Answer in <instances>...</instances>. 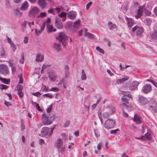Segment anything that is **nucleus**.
Here are the masks:
<instances>
[{
  "label": "nucleus",
  "mask_w": 157,
  "mask_h": 157,
  "mask_svg": "<svg viewBox=\"0 0 157 157\" xmlns=\"http://www.w3.org/2000/svg\"><path fill=\"white\" fill-rule=\"evenodd\" d=\"M55 119V116L53 114H49L44 113L42 116V121L44 125H48L52 124Z\"/></svg>",
  "instance_id": "1"
},
{
  "label": "nucleus",
  "mask_w": 157,
  "mask_h": 157,
  "mask_svg": "<svg viewBox=\"0 0 157 157\" xmlns=\"http://www.w3.org/2000/svg\"><path fill=\"white\" fill-rule=\"evenodd\" d=\"M63 140L61 139H58L55 143L56 147L59 152L61 153L63 152L65 150V147L63 145Z\"/></svg>",
  "instance_id": "2"
},
{
  "label": "nucleus",
  "mask_w": 157,
  "mask_h": 157,
  "mask_svg": "<svg viewBox=\"0 0 157 157\" xmlns=\"http://www.w3.org/2000/svg\"><path fill=\"white\" fill-rule=\"evenodd\" d=\"M132 31L133 33L135 32L137 36H141L144 31V29L142 27L136 25L133 28Z\"/></svg>",
  "instance_id": "3"
},
{
  "label": "nucleus",
  "mask_w": 157,
  "mask_h": 157,
  "mask_svg": "<svg viewBox=\"0 0 157 157\" xmlns=\"http://www.w3.org/2000/svg\"><path fill=\"white\" fill-rule=\"evenodd\" d=\"M104 125L106 128H110L115 126V121L114 120L108 119L105 122Z\"/></svg>",
  "instance_id": "4"
},
{
  "label": "nucleus",
  "mask_w": 157,
  "mask_h": 157,
  "mask_svg": "<svg viewBox=\"0 0 157 157\" xmlns=\"http://www.w3.org/2000/svg\"><path fill=\"white\" fill-rule=\"evenodd\" d=\"M9 70L8 66L4 64L0 65V73L4 75H6L9 73Z\"/></svg>",
  "instance_id": "5"
},
{
  "label": "nucleus",
  "mask_w": 157,
  "mask_h": 157,
  "mask_svg": "<svg viewBox=\"0 0 157 157\" xmlns=\"http://www.w3.org/2000/svg\"><path fill=\"white\" fill-rule=\"evenodd\" d=\"M39 12L40 10L38 8L36 7H34L30 10L29 13V15L30 17H33L36 16Z\"/></svg>",
  "instance_id": "6"
},
{
  "label": "nucleus",
  "mask_w": 157,
  "mask_h": 157,
  "mask_svg": "<svg viewBox=\"0 0 157 157\" xmlns=\"http://www.w3.org/2000/svg\"><path fill=\"white\" fill-rule=\"evenodd\" d=\"M128 92H126L123 95L121 98L122 101L123 102H126L128 103L129 99L128 98H132V96L129 94H128Z\"/></svg>",
  "instance_id": "7"
},
{
  "label": "nucleus",
  "mask_w": 157,
  "mask_h": 157,
  "mask_svg": "<svg viewBox=\"0 0 157 157\" xmlns=\"http://www.w3.org/2000/svg\"><path fill=\"white\" fill-rule=\"evenodd\" d=\"M128 104V103H127L126 102L121 103V105L122 106V109H124L127 112L128 111H130L132 110L131 106L129 105Z\"/></svg>",
  "instance_id": "8"
},
{
  "label": "nucleus",
  "mask_w": 157,
  "mask_h": 157,
  "mask_svg": "<svg viewBox=\"0 0 157 157\" xmlns=\"http://www.w3.org/2000/svg\"><path fill=\"white\" fill-rule=\"evenodd\" d=\"M152 89L151 86L150 84H147L143 87L142 91L145 94H147L150 92Z\"/></svg>",
  "instance_id": "9"
},
{
  "label": "nucleus",
  "mask_w": 157,
  "mask_h": 157,
  "mask_svg": "<svg viewBox=\"0 0 157 157\" xmlns=\"http://www.w3.org/2000/svg\"><path fill=\"white\" fill-rule=\"evenodd\" d=\"M56 39L59 40L60 42L63 40H66L67 39L66 35L63 32H60L58 35V36L56 37Z\"/></svg>",
  "instance_id": "10"
},
{
  "label": "nucleus",
  "mask_w": 157,
  "mask_h": 157,
  "mask_svg": "<svg viewBox=\"0 0 157 157\" xmlns=\"http://www.w3.org/2000/svg\"><path fill=\"white\" fill-rule=\"evenodd\" d=\"M76 15L77 13L76 12L71 10L67 13V17L69 19L73 20L75 18Z\"/></svg>",
  "instance_id": "11"
},
{
  "label": "nucleus",
  "mask_w": 157,
  "mask_h": 157,
  "mask_svg": "<svg viewBox=\"0 0 157 157\" xmlns=\"http://www.w3.org/2000/svg\"><path fill=\"white\" fill-rule=\"evenodd\" d=\"M49 131V129L48 128L44 127L41 132V135L39 134V135L42 136H45L48 134Z\"/></svg>",
  "instance_id": "12"
},
{
  "label": "nucleus",
  "mask_w": 157,
  "mask_h": 157,
  "mask_svg": "<svg viewBox=\"0 0 157 157\" xmlns=\"http://www.w3.org/2000/svg\"><path fill=\"white\" fill-rule=\"evenodd\" d=\"M139 84V83L136 81H134L132 82L129 86L130 89L132 90L137 89V87Z\"/></svg>",
  "instance_id": "13"
},
{
  "label": "nucleus",
  "mask_w": 157,
  "mask_h": 157,
  "mask_svg": "<svg viewBox=\"0 0 157 157\" xmlns=\"http://www.w3.org/2000/svg\"><path fill=\"white\" fill-rule=\"evenodd\" d=\"M55 25L56 27L58 29H61L63 28V25L60 20L58 18L56 19L55 21Z\"/></svg>",
  "instance_id": "14"
},
{
  "label": "nucleus",
  "mask_w": 157,
  "mask_h": 157,
  "mask_svg": "<svg viewBox=\"0 0 157 157\" xmlns=\"http://www.w3.org/2000/svg\"><path fill=\"white\" fill-rule=\"evenodd\" d=\"M139 101L143 105L146 104L148 102L147 99L141 96L139 97Z\"/></svg>",
  "instance_id": "15"
},
{
  "label": "nucleus",
  "mask_w": 157,
  "mask_h": 157,
  "mask_svg": "<svg viewBox=\"0 0 157 157\" xmlns=\"http://www.w3.org/2000/svg\"><path fill=\"white\" fill-rule=\"evenodd\" d=\"M143 12V11L141 9H139L137 11L135 15V17L137 19L140 18L142 15Z\"/></svg>",
  "instance_id": "16"
},
{
  "label": "nucleus",
  "mask_w": 157,
  "mask_h": 157,
  "mask_svg": "<svg viewBox=\"0 0 157 157\" xmlns=\"http://www.w3.org/2000/svg\"><path fill=\"white\" fill-rule=\"evenodd\" d=\"M38 3L39 5L42 7V9L45 8L46 4L45 0H38Z\"/></svg>",
  "instance_id": "17"
},
{
  "label": "nucleus",
  "mask_w": 157,
  "mask_h": 157,
  "mask_svg": "<svg viewBox=\"0 0 157 157\" xmlns=\"http://www.w3.org/2000/svg\"><path fill=\"white\" fill-rule=\"evenodd\" d=\"M133 121L136 123V124H140L141 123L140 121V117L137 114H135L133 118Z\"/></svg>",
  "instance_id": "18"
},
{
  "label": "nucleus",
  "mask_w": 157,
  "mask_h": 157,
  "mask_svg": "<svg viewBox=\"0 0 157 157\" xmlns=\"http://www.w3.org/2000/svg\"><path fill=\"white\" fill-rule=\"evenodd\" d=\"M44 58L43 55L38 54L36 56V60L37 62H42L44 59Z\"/></svg>",
  "instance_id": "19"
},
{
  "label": "nucleus",
  "mask_w": 157,
  "mask_h": 157,
  "mask_svg": "<svg viewBox=\"0 0 157 157\" xmlns=\"http://www.w3.org/2000/svg\"><path fill=\"white\" fill-rule=\"evenodd\" d=\"M128 26L129 27H132L134 25V23L132 19L126 17Z\"/></svg>",
  "instance_id": "20"
},
{
  "label": "nucleus",
  "mask_w": 157,
  "mask_h": 157,
  "mask_svg": "<svg viewBox=\"0 0 157 157\" xmlns=\"http://www.w3.org/2000/svg\"><path fill=\"white\" fill-rule=\"evenodd\" d=\"M28 2L27 1H25L22 4L21 6L20 7V9L22 10H25L28 7Z\"/></svg>",
  "instance_id": "21"
},
{
  "label": "nucleus",
  "mask_w": 157,
  "mask_h": 157,
  "mask_svg": "<svg viewBox=\"0 0 157 157\" xmlns=\"http://www.w3.org/2000/svg\"><path fill=\"white\" fill-rule=\"evenodd\" d=\"M69 68L66 65L64 66V70L65 71V77L66 78H68L69 76V73L68 71Z\"/></svg>",
  "instance_id": "22"
},
{
  "label": "nucleus",
  "mask_w": 157,
  "mask_h": 157,
  "mask_svg": "<svg viewBox=\"0 0 157 157\" xmlns=\"http://www.w3.org/2000/svg\"><path fill=\"white\" fill-rule=\"evenodd\" d=\"M128 79V76H126L124 78H122L120 79H119L117 80V82L118 84H119L127 80Z\"/></svg>",
  "instance_id": "23"
},
{
  "label": "nucleus",
  "mask_w": 157,
  "mask_h": 157,
  "mask_svg": "<svg viewBox=\"0 0 157 157\" xmlns=\"http://www.w3.org/2000/svg\"><path fill=\"white\" fill-rule=\"evenodd\" d=\"M14 13L17 17H21L22 15V13L17 9L14 10Z\"/></svg>",
  "instance_id": "24"
},
{
  "label": "nucleus",
  "mask_w": 157,
  "mask_h": 157,
  "mask_svg": "<svg viewBox=\"0 0 157 157\" xmlns=\"http://www.w3.org/2000/svg\"><path fill=\"white\" fill-rule=\"evenodd\" d=\"M150 36L152 39H157V30L154 31L152 33Z\"/></svg>",
  "instance_id": "25"
},
{
  "label": "nucleus",
  "mask_w": 157,
  "mask_h": 157,
  "mask_svg": "<svg viewBox=\"0 0 157 157\" xmlns=\"http://www.w3.org/2000/svg\"><path fill=\"white\" fill-rule=\"evenodd\" d=\"M80 24V20L78 19L76 21L74 22L73 27L75 28H78Z\"/></svg>",
  "instance_id": "26"
},
{
  "label": "nucleus",
  "mask_w": 157,
  "mask_h": 157,
  "mask_svg": "<svg viewBox=\"0 0 157 157\" xmlns=\"http://www.w3.org/2000/svg\"><path fill=\"white\" fill-rule=\"evenodd\" d=\"M60 45L59 44L55 43L53 45L54 47L57 52H59L60 50Z\"/></svg>",
  "instance_id": "27"
},
{
  "label": "nucleus",
  "mask_w": 157,
  "mask_h": 157,
  "mask_svg": "<svg viewBox=\"0 0 157 157\" xmlns=\"http://www.w3.org/2000/svg\"><path fill=\"white\" fill-rule=\"evenodd\" d=\"M144 22L146 25L149 26L150 25L151 23L152 22V20L150 18H147L145 19Z\"/></svg>",
  "instance_id": "28"
},
{
  "label": "nucleus",
  "mask_w": 157,
  "mask_h": 157,
  "mask_svg": "<svg viewBox=\"0 0 157 157\" xmlns=\"http://www.w3.org/2000/svg\"><path fill=\"white\" fill-rule=\"evenodd\" d=\"M86 78V76L84 70H82L81 74V79L82 80H85Z\"/></svg>",
  "instance_id": "29"
},
{
  "label": "nucleus",
  "mask_w": 157,
  "mask_h": 157,
  "mask_svg": "<svg viewBox=\"0 0 157 157\" xmlns=\"http://www.w3.org/2000/svg\"><path fill=\"white\" fill-rule=\"evenodd\" d=\"M85 36L91 39H93L94 38V35L89 33H85Z\"/></svg>",
  "instance_id": "30"
},
{
  "label": "nucleus",
  "mask_w": 157,
  "mask_h": 157,
  "mask_svg": "<svg viewBox=\"0 0 157 157\" xmlns=\"http://www.w3.org/2000/svg\"><path fill=\"white\" fill-rule=\"evenodd\" d=\"M49 77L51 80L54 81L55 80V79L57 77V76L56 74H52L50 75Z\"/></svg>",
  "instance_id": "31"
},
{
  "label": "nucleus",
  "mask_w": 157,
  "mask_h": 157,
  "mask_svg": "<svg viewBox=\"0 0 157 157\" xmlns=\"http://www.w3.org/2000/svg\"><path fill=\"white\" fill-rule=\"evenodd\" d=\"M109 112L111 114L114 113L116 111L115 108L113 107H111L108 108Z\"/></svg>",
  "instance_id": "32"
},
{
  "label": "nucleus",
  "mask_w": 157,
  "mask_h": 157,
  "mask_svg": "<svg viewBox=\"0 0 157 157\" xmlns=\"http://www.w3.org/2000/svg\"><path fill=\"white\" fill-rule=\"evenodd\" d=\"M0 80L4 83L8 84L10 82V80H8L6 78H2L0 77Z\"/></svg>",
  "instance_id": "33"
},
{
  "label": "nucleus",
  "mask_w": 157,
  "mask_h": 157,
  "mask_svg": "<svg viewBox=\"0 0 157 157\" xmlns=\"http://www.w3.org/2000/svg\"><path fill=\"white\" fill-rule=\"evenodd\" d=\"M151 105H150V107L152 108L154 107L155 106H156L157 105V104L155 101H154V100L152 99L151 101Z\"/></svg>",
  "instance_id": "34"
},
{
  "label": "nucleus",
  "mask_w": 157,
  "mask_h": 157,
  "mask_svg": "<svg viewBox=\"0 0 157 157\" xmlns=\"http://www.w3.org/2000/svg\"><path fill=\"white\" fill-rule=\"evenodd\" d=\"M108 24L109 25V27L110 29H112L113 28H115V25L112 24L110 21H109L108 22Z\"/></svg>",
  "instance_id": "35"
},
{
  "label": "nucleus",
  "mask_w": 157,
  "mask_h": 157,
  "mask_svg": "<svg viewBox=\"0 0 157 157\" xmlns=\"http://www.w3.org/2000/svg\"><path fill=\"white\" fill-rule=\"evenodd\" d=\"M103 116L104 118L109 119V113L108 112H105L103 113Z\"/></svg>",
  "instance_id": "36"
},
{
  "label": "nucleus",
  "mask_w": 157,
  "mask_h": 157,
  "mask_svg": "<svg viewBox=\"0 0 157 157\" xmlns=\"http://www.w3.org/2000/svg\"><path fill=\"white\" fill-rule=\"evenodd\" d=\"M46 16V14L45 12H41L40 13V14L37 16V18L43 17Z\"/></svg>",
  "instance_id": "37"
},
{
  "label": "nucleus",
  "mask_w": 157,
  "mask_h": 157,
  "mask_svg": "<svg viewBox=\"0 0 157 157\" xmlns=\"http://www.w3.org/2000/svg\"><path fill=\"white\" fill-rule=\"evenodd\" d=\"M47 25V29L48 33H50L53 31V27L52 25Z\"/></svg>",
  "instance_id": "38"
},
{
  "label": "nucleus",
  "mask_w": 157,
  "mask_h": 157,
  "mask_svg": "<svg viewBox=\"0 0 157 157\" xmlns=\"http://www.w3.org/2000/svg\"><path fill=\"white\" fill-rule=\"evenodd\" d=\"M61 139H62L63 140L65 141L68 139V136L64 134H61Z\"/></svg>",
  "instance_id": "39"
},
{
  "label": "nucleus",
  "mask_w": 157,
  "mask_h": 157,
  "mask_svg": "<svg viewBox=\"0 0 157 157\" xmlns=\"http://www.w3.org/2000/svg\"><path fill=\"white\" fill-rule=\"evenodd\" d=\"M10 46L12 48L13 51V52H14L17 49V47L13 43H12L11 44H10Z\"/></svg>",
  "instance_id": "40"
},
{
  "label": "nucleus",
  "mask_w": 157,
  "mask_h": 157,
  "mask_svg": "<svg viewBox=\"0 0 157 157\" xmlns=\"http://www.w3.org/2000/svg\"><path fill=\"white\" fill-rule=\"evenodd\" d=\"M96 49L99 52H100L101 53L104 54V51L103 50L100 48L99 47H97L96 48Z\"/></svg>",
  "instance_id": "41"
},
{
  "label": "nucleus",
  "mask_w": 157,
  "mask_h": 157,
  "mask_svg": "<svg viewBox=\"0 0 157 157\" xmlns=\"http://www.w3.org/2000/svg\"><path fill=\"white\" fill-rule=\"evenodd\" d=\"M43 30V29H40V30H39L38 31H37V29H35V34L36 35H38L39 34H40L42 33V32Z\"/></svg>",
  "instance_id": "42"
},
{
  "label": "nucleus",
  "mask_w": 157,
  "mask_h": 157,
  "mask_svg": "<svg viewBox=\"0 0 157 157\" xmlns=\"http://www.w3.org/2000/svg\"><path fill=\"white\" fill-rule=\"evenodd\" d=\"M32 94L33 95L38 97H39L40 95H41V94L39 92H37L36 93H33Z\"/></svg>",
  "instance_id": "43"
},
{
  "label": "nucleus",
  "mask_w": 157,
  "mask_h": 157,
  "mask_svg": "<svg viewBox=\"0 0 157 157\" xmlns=\"http://www.w3.org/2000/svg\"><path fill=\"white\" fill-rule=\"evenodd\" d=\"M52 105L51 104L49 105L47 109V112L48 113H50L52 109Z\"/></svg>",
  "instance_id": "44"
},
{
  "label": "nucleus",
  "mask_w": 157,
  "mask_h": 157,
  "mask_svg": "<svg viewBox=\"0 0 157 157\" xmlns=\"http://www.w3.org/2000/svg\"><path fill=\"white\" fill-rule=\"evenodd\" d=\"M66 14L64 12H62L59 15V16L61 17H64L66 16Z\"/></svg>",
  "instance_id": "45"
},
{
  "label": "nucleus",
  "mask_w": 157,
  "mask_h": 157,
  "mask_svg": "<svg viewBox=\"0 0 157 157\" xmlns=\"http://www.w3.org/2000/svg\"><path fill=\"white\" fill-rule=\"evenodd\" d=\"M0 88L1 89H6L8 87V86H7L1 84V85H0Z\"/></svg>",
  "instance_id": "46"
},
{
  "label": "nucleus",
  "mask_w": 157,
  "mask_h": 157,
  "mask_svg": "<svg viewBox=\"0 0 157 157\" xmlns=\"http://www.w3.org/2000/svg\"><path fill=\"white\" fill-rule=\"evenodd\" d=\"M23 89V86L21 85H19L17 87V90L18 91L22 90Z\"/></svg>",
  "instance_id": "47"
},
{
  "label": "nucleus",
  "mask_w": 157,
  "mask_h": 157,
  "mask_svg": "<svg viewBox=\"0 0 157 157\" xmlns=\"http://www.w3.org/2000/svg\"><path fill=\"white\" fill-rule=\"evenodd\" d=\"M59 90V89L58 88L56 87H52L50 91H52L55 92L58 91Z\"/></svg>",
  "instance_id": "48"
},
{
  "label": "nucleus",
  "mask_w": 157,
  "mask_h": 157,
  "mask_svg": "<svg viewBox=\"0 0 157 157\" xmlns=\"http://www.w3.org/2000/svg\"><path fill=\"white\" fill-rule=\"evenodd\" d=\"M145 135L146 138L148 140H150L151 139V136L150 134L149 133L147 132L145 134Z\"/></svg>",
  "instance_id": "49"
},
{
  "label": "nucleus",
  "mask_w": 157,
  "mask_h": 157,
  "mask_svg": "<svg viewBox=\"0 0 157 157\" xmlns=\"http://www.w3.org/2000/svg\"><path fill=\"white\" fill-rule=\"evenodd\" d=\"M0 56L2 57L5 56L4 50L3 48H2L1 51Z\"/></svg>",
  "instance_id": "50"
},
{
  "label": "nucleus",
  "mask_w": 157,
  "mask_h": 157,
  "mask_svg": "<svg viewBox=\"0 0 157 157\" xmlns=\"http://www.w3.org/2000/svg\"><path fill=\"white\" fill-rule=\"evenodd\" d=\"M43 96H46L47 97L49 98H52V95L50 93H48L43 95Z\"/></svg>",
  "instance_id": "51"
},
{
  "label": "nucleus",
  "mask_w": 157,
  "mask_h": 157,
  "mask_svg": "<svg viewBox=\"0 0 157 157\" xmlns=\"http://www.w3.org/2000/svg\"><path fill=\"white\" fill-rule=\"evenodd\" d=\"M18 94L20 98H21L23 96V93L22 90L18 91Z\"/></svg>",
  "instance_id": "52"
},
{
  "label": "nucleus",
  "mask_w": 157,
  "mask_h": 157,
  "mask_svg": "<svg viewBox=\"0 0 157 157\" xmlns=\"http://www.w3.org/2000/svg\"><path fill=\"white\" fill-rule=\"evenodd\" d=\"M123 115L125 117H127L128 116V114L126 112H127V111H126L124 109H123Z\"/></svg>",
  "instance_id": "53"
},
{
  "label": "nucleus",
  "mask_w": 157,
  "mask_h": 157,
  "mask_svg": "<svg viewBox=\"0 0 157 157\" xmlns=\"http://www.w3.org/2000/svg\"><path fill=\"white\" fill-rule=\"evenodd\" d=\"M35 107L38 111H42V109L40 108L39 105L38 104H36Z\"/></svg>",
  "instance_id": "54"
},
{
  "label": "nucleus",
  "mask_w": 157,
  "mask_h": 157,
  "mask_svg": "<svg viewBox=\"0 0 157 157\" xmlns=\"http://www.w3.org/2000/svg\"><path fill=\"white\" fill-rule=\"evenodd\" d=\"M119 130V129H117L114 130H111L110 131V133L111 134H115L117 133V132Z\"/></svg>",
  "instance_id": "55"
},
{
  "label": "nucleus",
  "mask_w": 157,
  "mask_h": 157,
  "mask_svg": "<svg viewBox=\"0 0 157 157\" xmlns=\"http://www.w3.org/2000/svg\"><path fill=\"white\" fill-rule=\"evenodd\" d=\"M11 69L12 73L13 74H14L16 72V67L14 66L12 67H11Z\"/></svg>",
  "instance_id": "56"
},
{
  "label": "nucleus",
  "mask_w": 157,
  "mask_h": 157,
  "mask_svg": "<svg viewBox=\"0 0 157 157\" xmlns=\"http://www.w3.org/2000/svg\"><path fill=\"white\" fill-rule=\"evenodd\" d=\"M101 146L102 143H99L97 145V148L99 151L101 150Z\"/></svg>",
  "instance_id": "57"
},
{
  "label": "nucleus",
  "mask_w": 157,
  "mask_h": 157,
  "mask_svg": "<svg viewBox=\"0 0 157 157\" xmlns=\"http://www.w3.org/2000/svg\"><path fill=\"white\" fill-rule=\"evenodd\" d=\"M92 4V2H89L87 5L86 6V9L87 10H88L90 7L91 5Z\"/></svg>",
  "instance_id": "58"
},
{
  "label": "nucleus",
  "mask_w": 157,
  "mask_h": 157,
  "mask_svg": "<svg viewBox=\"0 0 157 157\" xmlns=\"http://www.w3.org/2000/svg\"><path fill=\"white\" fill-rule=\"evenodd\" d=\"M129 67V66L128 65L126 66L125 67H122L121 64H120V68L121 70V71L123 70L124 69L126 68H127V67Z\"/></svg>",
  "instance_id": "59"
},
{
  "label": "nucleus",
  "mask_w": 157,
  "mask_h": 157,
  "mask_svg": "<svg viewBox=\"0 0 157 157\" xmlns=\"http://www.w3.org/2000/svg\"><path fill=\"white\" fill-rule=\"evenodd\" d=\"M28 38L27 37H25L24 38V42L26 44L28 42Z\"/></svg>",
  "instance_id": "60"
},
{
  "label": "nucleus",
  "mask_w": 157,
  "mask_h": 157,
  "mask_svg": "<svg viewBox=\"0 0 157 157\" xmlns=\"http://www.w3.org/2000/svg\"><path fill=\"white\" fill-rule=\"evenodd\" d=\"M7 41H8V43L10 44H12L13 43V42L12 41L11 39L10 38H9V37H7Z\"/></svg>",
  "instance_id": "61"
},
{
  "label": "nucleus",
  "mask_w": 157,
  "mask_h": 157,
  "mask_svg": "<svg viewBox=\"0 0 157 157\" xmlns=\"http://www.w3.org/2000/svg\"><path fill=\"white\" fill-rule=\"evenodd\" d=\"M6 5L8 8L10 7V5L9 4V0H6Z\"/></svg>",
  "instance_id": "62"
},
{
  "label": "nucleus",
  "mask_w": 157,
  "mask_h": 157,
  "mask_svg": "<svg viewBox=\"0 0 157 157\" xmlns=\"http://www.w3.org/2000/svg\"><path fill=\"white\" fill-rule=\"evenodd\" d=\"M145 13L147 15H149L151 14V12L147 10H145Z\"/></svg>",
  "instance_id": "63"
},
{
  "label": "nucleus",
  "mask_w": 157,
  "mask_h": 157,
  "mask_svg": "<svg viewBox=\"0 0 157 157\" xmlns=\"http://www.w3.org/2000/svg\"><path fill=\"white\" fill-rule=\"evenodd\" d=\"M152 110L155 112H157V105L152 108Z\"/></svg>",
  "instance_id": "64"
}]
</instances>
